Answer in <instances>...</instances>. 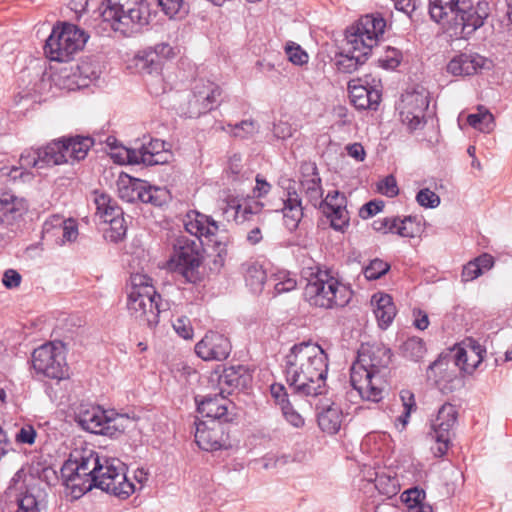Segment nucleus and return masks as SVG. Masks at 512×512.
Instances as JSON below:
<instances>
[{
  "instance_id": "4",
  "label": "nucleus",
  "mask_w": 512,
  "mask_h": 512,
  "mask_svg": "<svg viewBox=\"0 0 512 512\" xmlns=\"http://www.w3.org/2000/svg\"><path fill=\"white\" fill-rule=\"evenodd\" d=\"M151 281L147 275H131L127 310L140 325L154 329L159 323L160 314L169 309V303L162 300Z\"/></svg>"
},
{
  "instance_id": "43",
  "label": "nucleus",
  "mask_w": 512,
  "mask_h": 512,
  "mask_svg": "<svg viewBox=\"0 0 512 512\" xmlns=\"http://www.w3.org/2000/svg\"><path fill=\"white\" fill-rule=\"evenodd\" d=\"M421 230L420 222L416 217L406 216L404 219L399 218L396 233L401 237L413 238Z\"/></svg>"
},
{
  "instance_id": "28",
  "label": "nucleus",
  "mask_w": 512,
  "mask_h": 512,
  "mask_svg": "<svg viewBox=\"0 0 512 512\" xmlns=\"http://www.w3.org/2000/svg\"><path fill=\"white\" fill-rule=\"evenodd\" d=\"M348 89L350 101L357 109H377L381 101V93L379 90L357 85L355 84V80L349 82Z\"/></svg>"
},
{
  "instance_id": "64",
  "label": "nucleus",
  "mask_w": 512,
  "mask_h": 512,
  "mask_svg": "<svg viewBox=\"0 0 512 512\" xmlns=\"http://www.w3.org/2000/svg\"><path fill=\"white\" fill-rule=\"evenodd\" d=\"M483 273L481 269L477 266L476 262L473 260L469 261L466 265L463 266L461 273L462 282L473 281L474 279L481 276Z\"/></svg>"
},
{
  "instance_id": "46",
  "label": "nucleus",
  "mask_w": 512,
  "mask_h": 512,
  "mask_svg": "<svg viewBox=\"0 0 512 512\" xmlns=\"http://www.w3.org/2000/svg\"><path fill=\"white\" fill-rule=\"evenodd\" d=\"M110 224V231L108 237L113 242L121 241L127 232V225L123 215L121 216H113L112 218H108V222Z\"/></svg>"
},
{
  "instance_id": "36",
  "label": "nucleus",
  "mask_w": 512,
  "mask_h": 512,
  "mask_svg": "<svg viewBox=\"0 0 512 512\" xmlns=\"http://www.w3.org/2000/svg\"><path fill=\"white\" fill-rule=\"evenodd\" d=\"M321 212L330 220L331 227L336 231H344L349 226V212L347 203L340 205H330V207L321 208Z\"/></svg>"
},
{
  "instance_id": "21",
  "label": "nucleus",
  "mask_w": 512,
  "mask_h": 512,
  "mask_svg": "<svg viewBox=\"0 0 512 512\" xmlns=\"http://www.w3.org/2000/svg\"><path fill=\"white\" fill-rule=\"evenodd\" d=\"M492 61L476 52H464L453 57L447 64V72L454 76H471L489 70Z\"/></svg>"
},
{
  "instance_id": "19",
  "label": "nucleus",
  "mask_w": 512,
  "mask_h": 512,
  "mask_svg": "<svg viewBox=\"0 0 512 512\" xmlns=\"http://www.w3.org/2000/svg\"><path fill=\"white\" fill-rule=\"evenodd\" d=\"M221 95L220 87L210 81H199L193 87V94L189 100L190 113L194 116L205 114L218 104Z\"/></svg>"
},
{
  "instance_id": "17",
  "label": "nucleus",
  "mask_w": 512,
  "mask_h": 512,
  "mask_svg": "<svg viewBox=\"0 0 512 512\" xmlns=\"http://www.w3.org/2000/svg\"><path fill=\"white\" fill-rule=\"evenodd\" d=\"M195 425V442L202 450L213 452L230 446L229 435L222 423L201 421Z\"/></svg>"
},
{
  "instance_id": "30",
  "label": "nucleus",
  "mask_w": 512,
  "mask_h": 512,
  "mask_svg": "<svg viewBox=\"0 0 512 512\" xmlns=\"http://www.w3.org/2000/svg\"><path fill=\"white\" fill-rule=\"evenodd\" d=\"M371 304L379 327L386 329L396 316L392 297L385 293H377L372 296Z\"/></svg>"
},
{
  "instance_id": "63",
  "label": "nucleus",
  "mask_w": 512,
  "mask_h": 512,
  "mask_svg": "<svg viewBox=\"0 0 512 512\" xmlns=\"http://www.w3.org/2000/svg\"><path fill=\"white\" fill-rule=\"evenodd\" d=\"M271 396L275 399L276 403L281 407L285 406L286 403H290L288 399V393L284 385L275 383L270 387Z\"/></svg>"
},
{
  "instance_id": "39",
  "label": "nucleus",
  "mask_w": 512,
  "mask_h": 512,
  "mask_svg": "<svg viewBox=\"0 0 512 512\" xmlns=\"http://www.w3.org/2000/svg\"><path fill=\"white\" fill-rule=\"evenodd\" d=\"M467 123L483 133H489L494 129V116L482 106L478 107L476 113L469 114Z\"/></svg>"
},
{
  "instance_id": "33",
  "label": "nucleus",
  "mask_w": 512,
  "mask_h": 512,
  "mask_svg": "<svg viewBox=\"0 0 512 512\" xmlns=\"http://www.w3.org/2000/svg\"><path fill=\"white\" fill-rule=\"evenodd\" d=\"M22 212L18 207L17 198L8 192L0 193V225L11 226L19 218Z\"/></svg>"
},
{
  "instance_id": "52",
  "label": "nucleus",
  "mask_w": 512,
  "mask_h": 512,
  "mask_svg": "<svg viewBox=\"0 0 512 512\" xmlns=\"http://www.w3.org/2000/svg\"><path fill=\"white\" fill-rule=\"evenodd\" d=\"M174 331L183 339H192L193 327L187 316H180L172 322Z\"/></svg>"
},
{
  "instance_id": "45",
  "label": "nucleus",
  "mask_w": 512,
  "mask_h": 512,
  "mask_svg": "<svg viewBox=\"0 0 512 512\" xmlns=\"http://www.w3.org/2000/svg\"><path fill=\"white\" fill-rule=\"evenodd\" d=\"M285 53L288 60L294 65L302 66L308 63V54L295 42H288L286 44Z\"/></svg>"
},
{
  "instance_id": "37",
  "label": "nucleus",
  "mask_w": 512,
  "mask_h": 512,
  "mask_svg": "<svg viewBox=\"0 0 512 512\" xmlns=\"http://www.w3.org/2000/svg\"><path fill=\"white\" fill-rule=\"evenodd\" d=\"M163 64L157 54L148 49L143 51L137 59V66L145 73L155 77L157 82L161 81L160 72Z\"/></svg>"
},
{
  "instance_id": "3",
  "label": "nucleus",
  "mask_w": 512,
  "mask_h": 512,
  "mask_svg": "<svg viewBox=\"0 0 512 512\" xmlns=\"http://www.w3.org/2000/svg\"><path fill=\"white\" fill-rule=\"evenodd\" d=\"M386 21L381 14L362 16L355 25L346 31V46L336 56V66L340 72L353 73L368 59L379 37L384 34Z\"/></svg>"
},
{
  "instance_id": "38",
  "label": "nucleus",
  "mask_w": 512,
  "mask_h": 512,
  "mask_svg": "<svg viewBox=\"0 0 512 512\" xmlns=\"http://www.w3.org/2000/svg\"><path fill=\"white\" fill-rule=\"evenodd\" d=\"M245 282L251 291L259 293L262 291L266 281V272L261 265L257 263H248L245 265Z\"/></svg>"
},
{
  "instance_id": "48",
  "label": "nucleus",
  "mask_w": 512,
  "mask_h": 512,
  "mask_svg": "<svg viewBox=\"0 0 512 512\" xmlns=\"http://www.w3.org/2000/svg\"><path fill=\"white\" fill-rule=\"evenodd\" d=\"M389 269L390 265L387 262L376 258L365 268L364 275L368 280H376L385 275Z\"/></svg>"
},
{
  "instance_id": "5",
  "label": "nucleus",
  "mask_w": 512,
  "mask_h": 512,
  "mask_svg": "<svg viewBox=\"0 0 512 512\" xmlns=\"http://www.w3.org/2000/svg\"><path fill=\"white\" fill-rule=\"evenodd\" d=\"M100 17L112 30L131 36L149 24V5L145 0H104Z\"/></svg>"
},
{
  "instance_id": "57",
  "label": "nucleus",
  "mask_w": 512,
  "mask_h": 512,
  "mask_svg": "<svg viewBox=\"0 0 512 512\" xmlns=\"http://www.w3.org/2000/svg\"><path fill=\"white\" fill-rule=\"evenodd\" d=\"M340 203H347V198L344 193L339 192L338 190L329 191L325 198L319 199V203H317L318 209L330 207V205H340Z\"/></svg>"
},
{
  "instance_id": "8",
  "label": "nucleus",
  "mask_w": 512,
  "mask_h": 512,
  "mask_svg": "<svg viewBox=\"0 0 512 512\" xmlns=\"http://www.w3.org/2000/svg\"><path fill=\"white\" fill-rule=\"evenodd\" d=\"M64 163H68L67 147L59 138L37 149H25L20 155V166L11 167L7 175L13 180L26 181L33 177L29 171L31 168L43 169Z\"/></svg>"
},
{
  "instance_id": "58",
  "label": "nucleus",
  "mask_w": 512,
  "mask_h": 512,
  "mask_svg": "<svg viewBox=\"0 0 512 512\" xmlns=\"http://www.w3.org/2000/svg\"><path fill=\"white\" fill-rule=\"evenodd\" d=\"M281 410L286 421L293 427L301 428L304 426V418L293 408L291 403H286Z\"/></svg>"
},
{
  "instance_id": "54",
  "label": "nucleus",
  "mask_w": 512,
  "mask_h": 512,
  "mask_svg": "<svg viewBox=\"0 0 512 512\" xmlns=\"http://www.w3.org/2000/svg\"><path fill=\"white\" fill-rule=\"evenodd\" d=\"M399 217H385L373 222V229L382 233H396Z\"/></svg>"
},
{
  "instance_id": "49",
  "label": "nucleus",
  "mask_w": 512,
  "mask_h": 512,
  "mask_svg": "<svg viewBox=\"0 0 512 512\" xmlns=\"http://www.w3.org/2000/svg\"><path fill=\"white\" fill-rule=\"evenodd\" d=\"M275 276L276 282L274 283V289L276 293L281 294L292 291L296 288L297 282L288 272H279Z\"/></svg>"
},
{
  "instance_id": "20",
  "label": "nucleus",
  "mask_w": 512,
  "mask_h": 512,
  "mask_svg": "<svg viewBox=\"0 0 512 512\" xmlns=\"http://www.w3.org/2000/svg\"><path fill=\"white\" fill-rule=\"evenodd\" d=\"M196 354L205 361L225 360L231 352V344L224 335L209 331L195 345Z\"/></svg>"
},
{
  "instance_id": "22",
  "label": "nucleus",
  "mask_w": 512,
  "mask_h": 512,
  "mask_svg": "<svg viewBox=\"0 0 512 512\" xmlns=\"http://www.w3.org/2000/svg\"><path fill=\"white\" fill-rule=\"evenodd\" d=\"M127 157L131 164H144L146 166L168 162L165 142L159 139H151L148 143H143L139 148L129 149Z\"/></svg>"
},
{
  "instance_id": "29",
  "label": "nucleus",
  "mask_w": 512,
  "mask_h": 512,
  "mask_svg": "<svg viewBox=\"0 0 512 512\" xmlns=\"http://www.w3.org/2000/svg\"><path fill=\"white\" fill-rule=\"evenodd\" d=\"M319 428L327 434H336L341 427L342 411L335 403L317 405Z\"/></svg>"
},
{
  "instance_id": "41",
  "label": "nucleus",
  "mask_w": 512,
  "mask_h": 512,
  "mask_svg": "<svg viewBox=\"0 0 512 512\" xmlns=\"http://www.w3.org/2000/svg\"><path fill=\"white\" fill-rule=\"evenodd\" d=\"M402 353L406 358L417 362L426 353L425 343L419 337L408 338L402 345Z\"/></svg>"
},
{
  "instance_id": "10",
  "label": "nucleus",
  "mask_w": 512,
  "mask_h": 512,
  "mask_svg": "<svg viewBox=\"0 0 512 512\" xmlns=\"http://www.w3.org/2000/svg\"><path fill=\"white\" fill-rule=\"evenodd\" d=\"M101 471L97 476L89 478V484L84 485L81 492H89L92 488H99L109 494L122 499L128 498L135 486L127 479L125 464L116 458H103Z\"/></svg>"
},
{
  "instance_id": "11",
  "label": "nucleus",
  "mask_w": 512,
  "mask_h": 512,
  "mask_svg": "<svg viewBox=\"0 0 512 512\" xmlns=\"http://www.w3.org/2000/svg\"><path fill=\"white\" fill-rule=\"evenodd\" d=\"M87 39L85 32L76 25L63 23L53 28L44 51L52 61L67 62L84 47Z\"/></svg>"
},
{
  "instance_id": "25",
  "label": "nucleus",
  "mask_w": 512,
  "mask_h": 512,
  "mask_svg": "<svg viewBox=\"0 0 512 512\" xmlns=\"http://www.w3.org/2000/svg\"><path fill=\"white\" fill-rule=\"evenodd\" d=\"M196 403L198 412L207 418L206 421H216L222 423V425L232 421V416L229 412L231 403L222 394L205 396L200 401L196 398Z\"/></svg>"
},
{
  "instance_id": "26",
  "label": "nucleus",
  "mask_w": 512,
  "mask_h": 512,
  "mask_svg": "<svg viewBox=\"0 0 512 512\" xmlns=\"http://www.w3.org/2000/svg\"><path fill=\"white\" fill-rule=\"evenodd\" d=\"M251 380L252 376L246 367L242 365L227 367L218 377L220 394H231L236 389H245L250 385Z\"/></svg>"
},
{
  "instance_id": "50",
  "label": "nucleus",
  "mask_w": 512,
  "mask_h": 512,
  "mask_svg": "<svg viewBox=\"0 0 512 512\" xmlns=\"http://www.w3.org/2000/svg\"><path fill=\"white\" fill-rule=\"evenodd\" d=\"M400 399L402 401L404 411L398 420L402 422L403 425H406L411 412L416 408V402L414 394L409 390L401 391Z\"/></svg>"
},
{
  "instance_id": "53",
  "label": "nucleus",
  "mask_w": 512,
  "mask_h": 512,
  "mask_svg": "<svg viewBox=\"0 0 512 512\" xmlns=\"http://www.w3.org/2000/svg\"><path fill=\"white\" fill-rule=\"evenodd\" d=\"M416 201L422 207L436 208L440 204V197L432 190L424 188L417 193Z\"/></svg>"
},
{
  "instance_id": "31",
  "label": "nucleus",
  "mask_w": 512,
  "mask_h": 512,
  "mask_svg": "<svg viewBox=\"0 0 512 512\" xmlns=\"http://www.w3.org/2000/svg\"><path fill=\"white\" fill-rule=\"evenodd\" d=\"M281 211L286 227L291 231L295 230L303 217L302 200L296 190L287 191Z\"/></svg>"
},
{
  "instance_id": "56",
  "label": "nucleus",
  "mask_w": 512,
  "mask_h": 512,
  "mask_svg": "<svg viewBox=\"0 0 512 512\" xmlns=\"http://www.w3.org/2000/svg\"><path fill=\"white\" fill-rule=\"evenodd\" d=\"M59 234H61L62 244L75 241L78 237L77 222L72 218H68L66 223L62 226Z\"/></svg>"
},
{
  "instance_id": "14",
  "label": "nucleus",
  "mask_w": 512,
  "mask_h": 512,
  "mask_svg": "<svg viewBox=\"0 0 512 512\" xmlns=\"http://www.w3.org/2000/svg\"><path fill=\"white\" fill-rule=\"evenodd\" d=\"M264 204L260 201L244 200L241 202L237 198H229L225 205L221 207L222 213L227 220H233L238 225L248 223L264 224L265 213Z\"/></svg>"
},
{
  "instance_id": "47",
  "label": "nucleus",
  "mask_w": 512,
  "mask_h": 512,
  "mask_svg": "<svg viewBox=\"0 0 512 512\" xmlns=\"http://www.w3.org/2000/svg\"><path fill=\"white\" fill-rule=\"evenodd\" d=\"M234 137L247 138L254 135L258 129V124L253 120H243L235 125L228 124Z\"/></svg>"
},
{
  "instance_id": "42",
  "label": "nucleus",
  "mask_w": 512,
  "mask_h": 512,
  "mask_svg": "<svg viewBox=\"0 0 512 512\" xmlns=\"http://www.w3.org/2000/svg\"><path fill=\"white\" fill-rule=\"evenodd\" d=\"M169 199V191L166 188L151 186L146 182L143 187L142 203H150L154 206H162Z\"/></svg>"
},
{
  "instance_id": "9",
  "label": "nucleus",
  "mask_w": 512,
  "mask_h": 512,
  "mask_svg": "<svg viewBox=\"0 0 512 512\" xmlns=\"http://www.w3.org/2000/svg\"><path fill=\"white\" fill-rule=\"evenodd\" d=\"M102 464L103 458L92 449L74 450L70 454L61 468V474L73 497L79 498L86 493L80 490L89 484V478L99 474Z\"/></svg>"
},
{
  "instance_id": "32",
  "label": "nucleus",
  "mask_w": 512,
  "mask_h": 512,
  "mask_svg": "<svg viewBox=\"0 0 512 512\" xmlns=\"http://www.w3.org/2000/svg\"><path fill=\"white\" fill-rule=\"evenodd\" d=\"M144 186H146V181L122 174L117 181L118 195L120 199L128 203L142 202Z\"/></svg>"
},
{
  "instance_id": "44",
  "label": "nucleus",
  "mask_w": 512,
  "mask_h": 512,
  "mask_svg": "<svg viewBox=\"0 0 512 512\" xmlns=\"http://www.w3.org/2000/svg\"><path fill=\"white\" fill-rule=\"evenodd\" d=\"M375 487L379 493L387 496L388 498L397 495L400 489L398 480L396 478H391L384 475L376 477Z\"/></svg>"
},
{
  "instance_id": "59",
  "label": "nucleus",
  "mask_w": 512,
  "mask_h": 512,
  "mask_svg": "<svg viewBox=\"0 0 512 512\" xmlns=\"http://www.w3.org/2000/svg\"><path fill=\"white\" fill-rule=\"evenodd\" d=\"M66 220L64 217L60 215H52L50 218H48L43 225V231L46 234H53L58 235L60 230L62 229V226L66 223Z\"/></svg>"
},
{
  "instance_id": "1",
  "label": "nucleus",
  "mask_w": 512,
  "mask_h": 512,
  "mask_svg": "<svg viewBox=\"0 0 512 512\" xmlns=\"http://www.w3.org/2000/svg\"><path fill=\"white\" fill-rule=\"evenodd\" d=\"M328 356L316 343L295 344L285 356V376L292 393L315 397L326 390Z\"/></svg>"
},
{
  "instance_id": "55",
  "label": "nucleus",
  "mask_w": 512,
  "mask_h": 512,
  "mask_svg": "<svg viewBox=\"0 0 512 512\" xmlns=\"http://www.w3.org/2000/svg\"><path fill=\"white\" fill-rule=\"evenodd\" d=\"M378 191L387 196L395 197L399 193L396 178L393 175H388L382 179L377 185Z\"/></svg>"
},
{
  "instance_id": "62",
  "label": "nucleus",
  "mask_w": 512,
  "mask_h": 512,
  "mask_svg": "<svg viewBox=\"0 0 512 512\" xmlns=\"http://www.w3.org/2000/svg\"><path fill=\"white\" fill-rule=\"evenodd\" d=\"M401 58L402 53L398 49L388 46L386 48L385 58L381 59L380 61L383 63L384 67L393 69L400 64Z\"/></svg>"
},
{
  "instance_id": "18",
  "label": "nucleus",
  "mask_w": 512,
  "mask_h": 512,
  "mask_svg": "<svg viewBox=\"0 0 512 512\" xmlns=\"http://www.w3.org/2000/svg\"><path fill=\"white\" fill-rule=\"evenodd\" d=\"M484 354L486 349L478 341L466 338L452 349L450 358L460 370L471 374L483 361Z\"/></svg>"
},
{
  "instance_id": "13",
  "label": "nucleus",
  "mask_w": 512,
  "mask_h": 512,
  "mask_svg": "<svg viewBox=\"0 0 512 512\" xmlns=\"http://www.w3.org/2000/svg\"><path fill=\"white\" fill-rule=\"evenodd\" d=\"M32 365L38 374L61 380L66 375V361L61 345L49 342L32 353Z\"/></svg>"
},
{
  "instance_id": "51",
  "label": "nucleus",
  "mask_w": 512,
  "mask_h": 512,
  "mask_svg": "<svg viewBox=\"0 0 512 512\" xmlns=\"http://www.w3.org/2000/svg\"><path fill=\"white\" fill-rule=\"evenodd\" d=\"M17 512H46L32 494H25L18 499Z\"/></svg>"
},
{
  "instance_id": "12",
  "label": "nucleus",
  "mask_w": 512,
  "mask_h": 512,
  "mask_svg": "<svg viewBox=\"0 0 512 512\" xmlns=\"http://www.w3.org/2000/svg\"><path fill=\"white\" fill-rule=\"evenodd\" d=\"M203 242L180 237L174 245L172 261L176 269L190 283H196L199 279V267L203 262Z\"/></svg>"
},
{
  "instance_id": "23",
  "label": "nucleus",
  "mask_w": 512,
  "mask_h": 512,
  "mask_svg": "<svg viewBox=\"0 0 512 512\" xmlns=\"http://www.w3.org/2000/svg\"><path fill=\"white\" fill-rule=\"evenodd\" d=\"M183 223L186 231L196 237V241L205 238L208 243H218L214 238L219 231V225L212 217L191 210L185 215Z\"/></svg>"
},
{
  "instance_id": "6",
  "label": "nucleus",
  "mask_w": 512,
  "mask_h": 512,
  "mask_svg": "<svg viewBox=\"0 0 512 512\" xmlns=\"http://www.w3.org/2000/svg\"><path fill=\"white\" fill-rule=\"evenodd\" d=\"M307 278L304 298L311 305L323 309H338L349 304L353 291L331 275L328 270L315 268Z\"/></svg>"
},
{
  "instance_id": "16",
  "label": "nucleus",
  "mask_w": 512,
  "mask_h": 512,
  "mask_svg": "<svg viewBox=\"0 0 512 512\" xmlns=\"http://www.w3.org/2000/svg\"><path fill=\"white\" fill-rule=\"evenodd\" d=\"M456 421V407L450 403L443 404L431 424L433 430L432 438L437 443V447L435 448L436 456L441 457L446 454L450 444L451 430Z\"/></svg>"
},
{
  "instance_id": "35",
  "label": "nucleus",
  "mask_w": 512,
  "mask_h": 512,
  "mask_svg": "<svg viewBox=\"0 0 512 512\" xmlns=\"http://www.w3.org/2000/svg\"><path fill=\"white\" fill-rule=\"evenodd\" d=\"M133 425L134 419L130 418L128 415L116 414L113 411H108L103 435L109 437H118Z\"/></svg>"
},
{
  "instance_id": "2",
  "label": "nucleus",
  "mask_w": 512,
  "mask_h": 512,
  "mask_svg": "<svg viewBox=\"0 0 512 512\" xmlns=\"http://www.w3.org/2000/svg\"><path fill=\"white\" fill-rule=\"evenodd\" d=\"M391 350L383 345L363 347L350 371V382L366 401L379 402L384 397L391 362Z\"/></svg>"
},
{
  "instance_id": "27",
  "label": "nucleus",
  "mask_w": 512,
  "mask_h": 512,
  "mask_svg": "<svg viewBox=\"0 0 512 512\" xmlns=\"http://www.w3.org/2000/svg\"><path fill=\"white\" fill-rule=\"evenodd\" d=\"M108 411L96 405H81L77 414V423L86 431L103 435Z\"/></svg>"
},
{
  "instance_id": "34",
  "label": "nucleus",
  "mask_w": 512,
  "mask_h": 512,
  "mask_svg": "<svg viewBox=\"0 0 512 512\" xmlns=\"http://www.w3.org/2000/svg\"><path fill=\"white\" fill-rule=\"evenodd\" d=\"M63 143L67 147V158L68 161H80L83 160L89 149L93 146L94 141L91 137L84 136H70L62 137Z\"/></svg>"
},
{
  "instance_id": "7",
  "label": "nucleus",
  "mask_w": 512,
  "mask_h": 512,
  "mask_svg": "<svg viewBox=\"0 0 512 512\" xmlns=\"http://www.w3.org/2000/svg\"><path fill=\"white\" fill-rule=\"evenodd\" d=\"M429 14L435 22L454 28L461 38H468L485 19L471 0H429Z\"/></svg>"
},
{
  "instance_id": "15",
  "label": "nucleus",
  "mask_w": 512,
  "mask_h": 512,
  "mask_svg": "<svg viewBox=\"0 0 512 512\" xmlns=\"http://www.w3.org/2000/svg\"><path fill=\"white\" fill-rule=\"evenodd\" d=\"M401 121L413 131L425 123V112L429 106L428 92L424 89L407 92L402 96Z\"/></svg>"
},
{
  "instance_id": "40",
  "label": "nucleus",
  "mask_w": 512,
  "mask_h": 512,
  "mask_svg": "<svg viewBox=\"0 0 512 512\" xmlns=\"http://www.w3.org/2000/svg\"><path fill=\"white\" fill-rule=\"evenodd\" d=\"M97 214L104 222H108V218L123 215V210L117 203L111 199L109 195L101 194L95 198Z\"/></svg>"
},
{
  "instance_id": "61",
  "label": "nucleus",
  "mask_w": 512,
  "mask_h": 512,
  "mask_svg": "<svg viewBox=\"0 0 512 512\" xmlns=\"http://www.w3.org/2000/svg\"><path fill=\"white\" fill-rule=\"evenodd\" d=\"M401 499L409 508L410 505H418L422 503L425 499V492L418 488L408 489L403 492Z\"/></svg>"
},
{
  "instance_id": "24",
  "label": "nucleus",
  "mask_w": 512,
  "mask_h": 512,
  "mask_svg": "<svg viewBox=\"0 0 512 512\" xmlns=\"http://www.w3.org/2000/svg\"><path fill=\"white\" fill-rule=\"evenodd\" d=\"M300 187L305 197L313 205L317 207L319 199L323 197L322 180L314 162H303L300 166Z\"/></svg>"
},
{
  "instance_id": "60",
  "label": "nucleus",
  "mask_w": 512,
  "mask_h": 512,
  "mask_svg": "<svg viewBox=\"0 0 512 512\" xmlns=\"http://www.w3.org/2000/svg\"><path fill=\"white\" fill-rule=\"evenodd\" d=\"M163 12L170 18L175 17L184 9L183 0H158Z\"/></svg>"
}]
</instances>
